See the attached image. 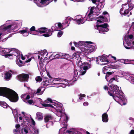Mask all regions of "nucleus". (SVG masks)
<instances>
[{
  "mask_svg": "<svg viewBox=\"0 0 134 134\" xmlns=\"http://www.w3.org/2000/svg\"><path fill=\"white\" fill-rule=\"evenodd\" d=\"M0 96L7 98L13 102H16L19 99L18 95L15 91L6 87H0Z\"/></svg>",
  "mask_w": 134,
  "mask_h": 134,
  "instance_id": "nucleus-1",
  "label": "nucleus"
},
{
  "mask_svg": "<svg viewBox=\"0 0 134 134\" xmlns=\"http://www.w3.org/2000/svg\"><path fill=\"white\" fill-rule=\"evenodd\" d=\"M109 25L107 23H104L102 24L99 25L97 24L95 26V29L99 31L100 33L105 34V32H107L109 31Z\"/></svg>",
  "mask_w": 134,
  "mask_h": 134,
  "instance_id": "nucleus-2",
  "label": "nucleus"
},
{
  "mask_svg": "<svg viewBox=\"0 0 134 134\" xmlns=\"http://www.w3.org/2000/svg\"><path fill=\"white\" fill-rule=\"evenodd\" d=\"M104 88L105 90H107L108 94L114 97V91L115 89H118V86L116 85H111L109 88L107 86H105Z\"/></svg>",
  "mask_w": 134,
  "mask_h": 134,
  "instance_id": "nucleus-3",
  "label": "nucleus"
},
{
  "mask_svg": "<svg viewBox=\"0 0 134 134\" xmlns=\"http://www.w3.org/2000/svg\"><path fill=\"white\" fill-rule=\"evenodd\" d=\"M87 43L86 48H85V52L87 53H90L94 51L96 49V47L95 46L90 44L93 43L91 41H86Z\"/></svg>",
  "mask_w": 134,
  "mask_h": 134,
  "instance_id": "nucleus-4",
  "label": "nucleus"
},
{
  "mask_svg": "<svg viewBox=\"0 0 134 134\" xmlns=\"http://www.w3.org/2000/svg\"><path fill=\"white\" fill-rule=\"evenodd\" d=\"M114 97H113L114 99L115 100V98L116 97L119 98L120 100L122 101H123L124 99V96L122 94V93L119 90V87L118 86V89H117V90L115 89L114 91Z\"/></svg>",
  "mask_w": 134,
  "mask_h": 134,
  "instance_id": "nucleus-5",
  "label": "nucleus"
},
{
  "mask_svg": "<svg viewBox=\"0 0 134 134\" xmlns=\"http://www.w3.org/2000/svg\"><path fill=\"white\" fill-rule=\"evenodd\" d=\"M18 79L21 81H27L29 75L27 74H21L17 76Z\"/></svg>",
  "mask_w": 134,
  "mask_h": 134,
  "instance_id": "nucleus-6",
  "label": "nucleus"
},
{
  "mask_svg": "<svg viewBox=\"0 0 134 134\" xmlns=\"http://www.w3.org/2000/svg\"><path fill=\"white\" fill-rule=\"evenodd\" d=\"M48 29L45 27H41L39 28L37 30H36L37 32L40 33V34L42 33H47Z\"/></svg>",
  "mask_w": 134,
  "mask_h": 134,
  "instance_id": "nucleus-7",
  "label": "nucleus"
},
{
  "mask_svg": "<svg viewBox=\"0 0 134 134\" xmlns=\"http://www.w3.org/2000/svg\"><path fill=\"white\" fill-rule=\"evenodd\" d=\"M44 120L45 122L47 123L50 121L52 120L53 118L51 115H46L44 117Z\"/></svg>",
  "mask_w": 134,
  "mask_h": 134,
  "instance_id": "nucleus-8",
  "label": "nucleus"
},
{
  "mask_svg": "<svg viewBox=\"0 0 134 134\" xmlns=\"http://www.w3.org/2000/svg\"><path fill=\"white\" fill-rule=\"evenodd\" d=\"M102 120L103 122H107L108 121V115L106 113H103L102 115Z\"/></svg>",
  "mask_w": 134,
  "mask_h": 134,
  "instance_id": "nucleus-9",
  "label": "nucleus"
},
{
  "mask_svg": "<svg viewBox=\"0 0 134 134\" xmlns=\"http://www.w3.org/2000/svg\"><path fill=\"white\" fill-rule=\"evenodd\" d=\"M42 113L40 112H38L36 114V119L39 121L43 119Z\"/></svg>",
  "mask_w": 134,
  "mask_h": 134,
  "instance_id": "nucleus-10",
  "label": "nucleus"
},
{
  "mask_svg": "<svg viewBox=\"0 0 134 134\" xmlns=\"http://www.w3.org/2000/svg\"><path fill=\"white\" fill-rule=\"evenodd\" d=\"M78 17H79L80 18L79 19H75V21H76V23L78 24H82L84 22H83V23H82V22L83 21V20L84 19V18H84L82 19H81V18H82V16L80 15H78Z\"/></svg>",
  "mask_w": 134,
  "mask_h": 134,
  "instance_id": "nucleus-11",
  "label": "nucleus"
},
{
  "mask_svg": "<svg viewBox=\"0 0 134 134\" xmlns=\"http://www.w3.org/2000/svg\"><path fill=\"white\" fill-rule=\"evenodd\" d=\"M99 57V60L102 62H109L107 57L105 55H103Z\"/></svg>",
  "mask_w": 134,
  "mask_h": 134,
  "instance_id": "nucleus-12",
  "label": "nucleus"
},
{
  "mask_svg": "<svg viewBox=\"0 0 134 134\" xmlns=\"http://www.w3.org/2000/svg\"><path fill=\"white\" fill-rule=\"evenodd\" d=\"M46 34H43L42 36H44L45 37H48L52 35V31L50 29H48V30L47 31Z\"/></svg>",
  "mask_w": 134,
  "mask_h": 134,
  "instance_id": "nucleus-13",
  "label": "nucleus"
},
{
  "mask_svg": "<svg viewBox=\"0 0 134 134\" xmlns=\"http://www.w3.org/2000/svg\"><path fill=\"white\" fill-rule=\"evenodd\" d=\"M20 33L22 34L25 36H27L29 35V32L26 30H22L19 31Z\"/></svg>",
  "mask_w": 134,
  "mask_h": 134,
  "instance_id": "nucleus-14",
  "label": "nucleus"
},
{
  "mask_svg": "<svg viewBox=\"0 0 134 134\" xmlns=\"http://www.w3.org/2000/svg\"><path fill=\"white\" fill-rule=\"evenodd\" d=\"M51 57L53 58V59L60 58H62V54L60 55L59 54H57L55 55H53V54H52L49 57Z\"/></svg>",
  "mask_w": 134,
  "mask_h": 134,
  "instance_id": "nucleus-15",
  "label": "nucleus"
},
{
  "mask_svg": "<svg viewBox=\"0 0 134 134\" xmlns=\"http://www.w3.org/2000/svg\"><path fill=\"white\" fill-rule=\"evenodd\" d=\"M12 25H10L5 27L2 26L0 27V30L2 29L4 31H5L7 29L10 28L12 26Z\"/></svg>",
  "mask_w": 134,
  "mask_h": 134,
  "instance_id": "nucleus-16",
  "label": "nucleus"
},
{
  "mask_svg": "<svg viewBox=\"0 0 134 134\" xmlns=\"http://www.w3.org/2000/svg\"><path fill=\"white\" fill-rule=\"evenodd\" d=\"M0 105L4 108H7L8 106V104L5 102H2L0 100Z\"/></svg>",
  "mask_w": 134,
  "mask_h": 134,
  "instance_id": "nucleus-17",
  "label": "nucleus"
},
{
  "mask_svg": "<svg viewBox=\"0 0 134 134\" xmlns=\"http://www.w3.org/2000/svg\"><path fill=\"white\" fill-rule=\"evenodd\" d=\"M11 73L8 72L5 74V77L6 79H9L11 76Z\"/></svg>",
  "mask_w": 134,
  "mask_h": 134,
  "instance_id": "nucleus-18",
  "label": "nucleus"
},
{
  "mask_svg": "<svg viewBox=\"0 0 134 134\" xmlns=\"http://www.w3.org/2000/svg\"><path fill=\"white\" fill-rule=\"evenodd\" d=\"M47 123L46 126L47 128H49L51 126H53V123L52 121H50Z\"/></svg>",
  "mask_w": 134,
  "mask_h": 134,
  "instance_id": "nucleus-19",
  "label": "nucleus"
},
{
  "mask_svg": "<svg viewBox=\"0 0 134 134\" xmlns=\"http://www.w3.org/2000/svg\"><path fill=\"white\" fill-rule=\"evenodd\" d=\"M43 106L45 107H49L52 108H53L54 107L51 104L46 103H43L42 104Z\"/></svg>",
  "mask_w": 134,
  "mask_h": 134,
  "instance_id": "nucleus-20",
  "label": "nucleus"
},
{
  "mask_svg": "<svg viewBox=\"0 0 134 134\" xmlns=\"http://www.w3.org/2000/svg\"><path fill=\"white\" fill-rule=\"evenodd\" d=\"M16 63L18 64V65L20 66H22V65L20 64L19 63H19L21 64H24L25 63H23V62L20 60L19 59V58H18L16 60Z\"/></svg>",
  "mask_w": 134,
  "mask_h": 134,
  "instance_id": "nucleus-21",
  "label": "nucleus"
},
{
  "mask_svg": "<svg viewBox=\"0 0 134 134\" xmlns=\"http://www.w3.org/2000/svg\"><path fill=\"white\" fill-rule=\"evenodd\" d=\"M14 55L16 56V55L13 54H7L5 55L4 56L6 57V58L8 57L9 58V59H12L13 58V55Z\"/></svg>",
  "mask_w": 134,
  "mask_h": 134,
  "instance_id": "nucleus-22",
  "label": "nucleus"
},
{
  "mask_svg": "<svg viewBox=\"0 0 134 134\" xmlns=\"http://www.w3.org/2000/svg\"><path fill=\"white\" fill-rule=\"evenodd\" d=\"M66 133H68L70 134H82L79 132H72L70 130H67L66 131Z\"/></svg>",
  "mask_w": 134,
  "mask_h": 134,
  "instance_id": "nucleus-23",
  "label": "nucleus"
},
{
  "mask_svg": "<svg viewBox=\"0 0 134 134\" xmlns=\"http://www.w3.org/2000/svg\"><path fill=\"white\" fill-rule=\"evenodd\" d=\"M86 42L80 41L79 42L78 44H79L80 46H84L85 47H86L87 45V43Z\"/></svg>",
  "mask_w": 134,
  "mask_h": 134,
  "instance_id": "nucleus-24",
  "label": "nucleus"
},
{
  "mask_svg": "<svg viewBox=\"0 0 134 134\" xmlns=\"http://www.w3.org/2000/svg\"><path fill=\"white\" fill-rule=\"evenodd\" d=\"M51 81L49 82V81L48 80V79H47L45 80L44 82V83H43V86H47V85L48 83H49Z\"/></svg>",
  "mask_w": 134,
  "mask_h": 134,
  "instance_id": "nucleus-25",
  "label": "nucleus"
},
{
  "mask_svg": "<svg viewBox=\"0 0 134 134\" xmlns=\"http://www.w3.org/2000/svg\"><path fill=\"white\" fill-rule=\"evenodd\" d=\"M69 55L68 54H62V58L65 59H68L69 58Z\"/></svg>",
  "mask_w": 134,
  "mask_h": 134,
  "instance_id": "nucleus-26",
  "label": "nucleus"
},
{
  "mask_svg": "<svg viewBox=\"0 0 134 134\" xmlns=\"http://www.w3.org/2000/svg\"><path fill=\"white\" fill-rule=\"evenodd\" d=\"M94 9V8L93 7H92L91 8L90 10V12L88 14V16H89L90 18L91 17L90 15L93 14V10Z\"/></svg>",
  "mask_w": 134,
  "mask_h": 134,
  "instance_id": "nucleus-27",
  "label": "nucleus"
},
{
  "mask_svg": "<svg viewBox=\"0 0 134 134\" xmlns=\"http://www.w3.org/2000/svg\"><path fill=\"white\" fill-rule=\"evenodd\" d=\"M36 80L37 82H40L42 81V78L40 76H38L36 77Z\"/></svg>",
  "mask_w": 134,
  "mask_h": 134,
  "instance_id": "nucleus-28",
  "label": "nucleus"
},
{
  "mask_svg": "<svg viewBox=\"0 0 134 134\" xmlns=\"http://www.w3.org/2000/svg\"><path fill=\"white\" fill-rule=\"evenodd\" d=\"M57 81H59V83H58L59 84H61L63 83V82L64 81H65L64 79H58Z\"/></svg>",
  "mask_w": 134,
  "mask_h": 134,
  "instance_id": "nucleus-29",
  "label": "nucleus"
},
{
  "mask_svg": "<svg viewBox=\"0 0 134 134\" xmlns=\"http://www.w3.org/2000/svg\"><path fill=\"white\" fill-rule=\"evenodd\" d=\"M63 32L62 31H60L57 34V36L59 37H61L63 34Z\"/></svg>",
  "mask_w": 134,
  "mask_h": 134,
  "instance_id": "nucleus-30",
  "label": "nucleus"
},
{
  "mask_svg": "<svg viewBox=\"0 0 134 134\" xmlns=\"http://www.w3.org/2000/svg\"><path fill=\"white\" fill-rule=\"evenodd\" d=\"M130 10L127 9L124 11V15H126L128 14L130 12Z\"/></svg>",
  "mask_w": 134,
  "mask_h": 134,
  "instance_id": "nucleus-31",
  "label": "nucleus"
},
{
  "mask_svg": "<svg viewBox=\"0 0 134 134\" xmlns=\"http://www.w3.org/2000/svg\"><path fill=\"white\" fill-rule=\"evenodd\" d=\"M36 30H35V27L34 26L32 27L30 29V31H36Z\"/></svg>",
  "mask_w": 134,
  "mask_h": 134,
  "instance_id": "nucleus-32",
  "label": "nucleus"
},
{
  "mask_svg": "<svg viewBox=\"0 0 134 134\" xmlns=\"http://www.w3.org/2000/svg\"><path fill=\"white\" fill-rule=\"evenodd\" d=\"M14 52L16 53L17 54V56H18L19 54L20 55V52L18 49H14Z\"/></svg>",
  "mask_w": 134,
  "mask_h": 134,
  "instance_id": "nucleus-33",
  "label": "nucleus"
},
{
  "mask_svg": "<svg viewBox=\"0 0 134 134\" xmlns=\"http://www.w3.org/2000/svg\"><path fill=\"white\" fill-rule=\"evenodd\" d=\"M41 88H42V87H39L37 89V92L35 94H37V93H39L41 90Z\"/></svg>",
  "mask_w": 134,
  "mask_h": 134,
  "instance_id": "nucleus-34",
  "label": "nucleus"
},
{
  "mask_svg": "<svg viewBox=\"0 0 134 134\" xmlns=\"http://www.w3.org/2000/svg\"><path fill=\"white\" fill-rule=\"evenodd\" d=\"M15 128L16 129L20 131V125L19 124H16V125L15 126Z\"/></svg>",
  "mask_w": 134,
  "mask_h": 134,
  "instance_id": "nucleus-35",
  "label": "nucleus"
},
{
  "mask_svg": "<svg viewBox=\"0 0 134 134\" xmlns=\"http://www.w3.org/2000/svg\"><path fill=\"white\" fill-rule=\"evenodd\" d=\"M101 20H102L103 22H107L108 21V19L104 17V18H102V19Z\"/></svg>",
  "mask_w": 134,
  "mask_h": 134,
  "instance_id": "nucleus-36",
  "label": "nucleus"
},
{
  "mask_svg": "<svg viewBox=\"0 0 134 134\" xmlns=\"http://www.w3.org/2000/svg\"><path fill=\"white\" fill-rule=\"evenodd\" d=\"M133 35L131 34L127 35V38H129L130 39H131L133 38Z\"/></svg>",
  "mask_w": 134,
  "mask_h": 134,
  "instance_id": "nucleus-37",
  "label": "nucleus"
},
{
  "mask_svg": "<svg viewBox=\"0 0 134 134\" xmlns=\"http://www.w3.org/2000/svg\"><path fill=\"white\" fill-rule=\"evenodd\" d=\"M58 27L59 28H61L62 27H63V26L62 25V24L60 23H59L58 24Z\"/></svg>",
  "mask_w": 134,
  "mask_h": 134,
  "instance_id": "nucleus-38",
  "label": "nucleus"
},
{
  "mask_svg": "<svg viewBox=\"0 0 134 134\" xmlns=\"http://www.w3.org/2000/svg\"><path fill=\"white\" fill-rule=\"evenodd\" d=\"M119 67V66L118 65H114L112 66V67L113 69H116L117 68Z\"/></svg>",
  "mask_w": 134,
  "mask_h": 134,
  "instance_id": "nucleus-39",
  "label": "nucleus"
},
{
  "mask_svg": "<svg viewBox=\"0 0 134 134\" xmlns=\"http://www.w3.org/2000/svg\"><path fill=\"white\" fill-rule=\"evenodd\" d=\"M27 102L30 104H31L33 103V100H29L27 101Z\"/></svg>",
  "mask_w": 134,
  "mask_h": 134,
  "instance_id": "nucleus-40",
  "label": "nucleus"
},
{
  "mask_svg": "<svg viewBox=\"0 0 134 134\" xmlns=\"http://www.w3.org/2000/svg\"><path fill=\"white\" fill-rule=\"evenodd\" d=\"M13 131L14 133L16 134L17 132H19L20 131L16 129L13 130Z\"/></svg>",
  "mask_w": 134,
  "mask_h": 134,
  "instance_id": "nucleus-41",
  "label": "nucleus"
},
{
  "mask_svg": "<svg viewBox=\"0 0 134 134\" xmlns=\"http://www.w3.org/2000/svg\"><path fill=\"white\" fill-rule=\"evenodd\" d=\"M68 23V19H66L64 20V23H62V24L63 25L66 24H67Z\"/></svg>",
  "mask_w": 134,
  "mask_h": 134,
  "instance_id": "nucleus-42",
  "label": "nucleus"
},
{
  "mask_svg": "<svg viewBox=\"0 0 134 134\" xmlns=\"http://www.w3.org/2000/svg\"><path fill=\"white\" fill-rule=\"evenodd\" d=\"M41 3L42 4H44L45 3H46V2L48 1L46 0H41Z\"/></svg>",
  "mask_w": 134,
  "mask_h": 134,
  "instance_id": "nucleus-43",
  "label": "nucleus"
},
{
  "mask_svg": "<svg viewBox=\"0 0 134 134\" xmlns=\"http://www.w3.org/2000/svg\"><path fill=\"white\" fill-rule=\"evenodd\" d=\"M31 120L32 122V124L34 125H35V121L34 120V119L32 118H31Z\"/></svg>",
  "mask_w": 134,
  "mask_h": 134,
  "instance_id": "nucleus-44",
  "label": "nucleus"
},
{
  "mask_svg": "<svg viewBox=\"0 0 134 134\" xmlns=\"http://www.w3.org/2000/svg\"><path fill=\"white\" fill-rule=\"evenodd\" d=\"M86 95L85 94H80L79 96L80 97H79V99H80V98L82 97H85V96Z\"/></svg>",
  "mask_w": 134,
  "mask_h": 134,
  "instance_id": "nucleus-45",
  "label": "nucleus"
},
{
  "mask_svg": "<svg viewBox=\"0 0 134 134\" xmlns=\"http://www.w3.org/2000/svg\"><path fill=\"white\" fill-rule=\"evenodd\" d=\"M90 67H88L87 66H84L83 68V69L85 71L87 70L88 68H89Z\"/></svg>",
  "mask_w": 134,
  "mask_h": 134,
  "instance_id": "nucleus-46",
  "label": "nucleus"
},
{
  "mask_svg": "<svg viewBox=\"0 0 134 134\" xmlns=\"http://www.w3.org/2000/svg\"><path fill=\"white\" fill-rule=\"evenodd\" d=\"M110 75H108V74L106 73V75L105 76V79H106L107 81H108V79H109V78H108V77Z\"/></svg>",
  "mask_w": 134,
  "mask_h": 134,
  "instance_id": "nucleus-47",
  "label": "nucleus"
},
{
  "mask_svg": "<svg viewBox=\"0 0 134 134\" xmlns=\"http://www.w3.org/2000/svg\"><path fill=\"white\" fill-rule=\"evenodd\" d=\"M51 29L52 31V32H53L54 31L56 30V29L55 28V27L54 26H52L51 27Z\"/></svg>",
  "mask_w": 134,
  "mask_h": 134,
  "instance_id": "nucleus-48",
  "label": "nucleus"
},
{
  "mask_svg": "<svg viewBox=\"0 0 134 134\" xmlns=\"http://www.w3.org/2000/svg\"><path fill=\"white\" fill-rule=\"evenodd\" d=\"M88 18L86 19V20H87L88 21H92V18H90H90L89 16H88Z\"/></svg>",
  "mask_w": 134,
  "mask_h": 134,
  "instance_id": "nucleus-49",
  "label": "nucleus"
},
{
  "mask_svg": "<svg viewBox=\"0 0 134 134\" xmlns=\"http://www.w3.org/2000/svg\"><path fill=\"white\" fill-rule=\"evenodd\" d=\"M67 19H68V20L71 21L72 20H73L74 21H75V19H74L72 18H70L69 17H68Z\"/></svg>",
  "mask_w": 134,
  "mask_h": 134,
  "instance_id": "nucleus-50",
  "label": "nucleus"
},
{
  "mask_svg": "<svg viewBox=\"0 0 134 134\" xmlns=\"http://www.w3.org/2000/svg\"><path fill=\"white\" fill-rule=\"evenodd\" d=\"M88 104V103L87 102H85L83 103V105L84 106H87Z\"/></svg>",
  "mask_w": 134,
  "mask_h": 134,
  "instance_id": "nucleus-51",
  "label": "nucleus"
},
{
  "mask_svg": "<svg viewBox=\"0 0 134 134\" xmlns=\"http://www.w3.org/2000/svg\"><path fill=\"white\" fill-rule=\"evenodd\" d=\"M24 131L26 133H27L28 132V131L27 129H26L25 128H24Z\"/></svg>",
  "mask_w": 134,
  "mask_h": 134,
  "instance_id": "nucleus-52",
  "label": "nucleus"
},
{
  "mask_svg": "<svg viewBox=\"0 0 134 134\" xmlns=\"http://www.w3.org/2000/svg\"><path fill=\"white\" fill-rule=\"evenodd\" d=\"M108 81H109V83H111L113 81V80L111 79H108Z\"/></svg>",
  "mask_w": 134,
  "mask_h": 134,
  "instance_id": "nucleus-53",
  "label": "nucleus"
},
{
  "mask_svg": "<svg viewBox=\"0 0 134 134\" xmlns=\"http://www.w3.org/2000/svg\"><path fill=\"white\" fill-rule=\"evenodd\" d=\"M0 52H5V51L2 49L0 47Z\"/></svg>",
  "mask_w": 134,
  "mask_h": 134,
  "instance_id": "nucleus-54",
  "label": "nucleus"
},
{
  "mask_svg": "<svg viewBox=\"0 0 134 134\" xmlns=\"http://www.w3.org/2000/svg\"><path fill=\"white\" fill-rule=\"evenodd\" d=\"M129 134H134V130H131L130 131Z\"/></svg>",
  "mask_w": 134,
  "mask_h": 134,
  "instance_id": "nucleus-55",
  "label": "nucleus"
},
{
  "mask_svg": "<svg viewBox=\"0 0 134 134\" xmlns=\"http://www.w3.org/2000/svg\"><path fill=\"white\" fill-rule=\"evenodd\" d=\"M47 100L48 101H49L51 103H53V102L52 101V100L50 98H48L47 99Z\"/></svg>",
  "mask_w": 134,
  "mask_h": 134,
  "instance_id": "nucleus-56",
  "label": "nucleus"
},
{
  "mask_svg": "<svg viewBox=\"0 0 134 134\" xmlns=\"http://www.w3.org/2000/svg\"><path fill=\"white\" fill-rule=\"evenodd\" d=\"M78 43H79V42L77 43L75 42L74 43L75 46L76 47H79L80 46V45H79V44H78Z\"/></svg>",
  "mask_w": 134,
  "mask_h": 134,
  "instance_id": "nucleus-57",
  "label": "nucleus"
},
{
  "mask_svg": "<svg viewBox=\"0 0 134 134\" xmlns=\"http://www.w3.org/2000/svg\"><path fill=\"white\" fill-rule=\"evenodd\" d=\"M30 98V96L29 95H27L25 98V99H29Z\"/></svg>",
  "mask_w": 134,
  "mask_h": 134,
  "instance_id": "nucleus-58",
  "label": "nucleus"
},
{
  "mask_svg": "<svg viewBox=\"0 0 134 134\" xmlns=\"http://www.w3.org/2000/svg\"><path fill=\"white\" fill-rule=\"evenodd\" d=\"M92 1L93 3L96 4H97L96 3V2H97V0H92Z\"/></svg>",
  "mask_w": 134,
  "mask_h": 134,
  "instance_id": "nucleus-59",
  "label": "nucleus"
},
{
  "mask_svg": "<svg viewBox=\"0 0 134 134\" xmlns=\"http://www.w3.org/2000/svg\"><path fill=\"white\" fill-rule=\"evenodd\" d=\"M31 58H30L29 59H28L27 60H26L25 61L26 63H28L30 62L31 60Z\"/></svg>",
  "mask_w": 134,
  "mask_h": 134,
  "instance_id": "nucleus-60",
  "label": "nucleus"
},
{
  "mask_svg": "<svg viewBox=\"0 0 134 134\" xmlns=\"http://www.w3.org/2000/svg\"><path fill=\"white\" fill-rule=\"evenodd\" d=\"M113 73V72H107L106 73H107L108 74V75H111Z\"/></svg>",
  "mask_w": 134,
  "mask_h": 134,
  "instance_id": "nucleus-61",
  "label": "nucleus"
},
{
  "mask_svg": "<svg viewBox=\"0 0 134 134\" xmlns=\"http://www.w3.org/2000/svg\"><path fill=\"white\" fill-rule=\"evenodd\" d=\"M97 18H100L101 19H102V18H104V17L102 16H99L98 17H97Z\"/></svg>",
  "mask_w": 134,
  "mask_h": 134,
  "instance_id": "nucleus-62",
  "label": "nucleus"
},
{
  "mask_svg": "<svg viewBox=\"0 0 134 134\" xmlns=\"http://www.w3.org/2000/svg\"><path fill=\"white\" fill-rule=\"evenodd\" d=\"M97 21L98 22H99L100 23H102L103 22L102 20H101V19L100 20H97Z\"/></svg>",
  "mask_w": 134,
  "mask_h": 134,
  "instance_id": "nucleus-63",
  "label": "nucleus"
},
{
  "mask_svg": "<svg viewBox=\"0 0 134 134\" xmlns=\"http://www.w3.org/2000/svg\"><path fill=\"white\" fill-rule=\"evenodd\" d=\"M96 61L97 62H99V58L98 57H97L96 58Z\"/></svg>",
  "mask_w": 134,
  "mask_h": 134,
  "instance_id": "nucleus-64",
  "label": "nucleus"
}]
</instances>
